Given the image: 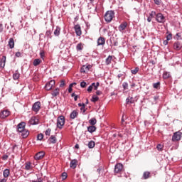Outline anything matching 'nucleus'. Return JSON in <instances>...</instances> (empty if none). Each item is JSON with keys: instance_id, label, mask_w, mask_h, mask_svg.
<instances>
[{"instance_id": "f257e3e1", "label": "nucleus", "mask_w": 182, "mask_h": 182, "mask_svg": "<svg viewBox=\"0 0 182 182\" xmlns=\"http://www.w3.org/2000/svg\"><path fill=\"white\" fill-rule=\"evenodd\" d=\"M114 18V11H107L105 14V19L107 22H112Z\"/></svg>"}, {"instance_id": "f03ea898", "label": "nucleus", "mask_w": 182, "mask_h": 182, "mask_svg": "<svg viewBox=\"0 0 182 182\" xmlns=\"http://www.w3.org/2000/svg\"><path fill=\"white\" fill-rule=\"evenodd\" d=\"M63 126H65V117L60 116L57 119V127L63 129Z\"/></svg>"}, {"instance_id": "7ed1b4c3", "label": "nucleus", "mask_w": 182, "mask_h": 182, "mask_svg": "<svg viewBox=\"0 0 182 182\" xmlns=\"http://www.w3.org/2000/svg\"><path fill=\"white\" fill-rule=\"evenodd\" d=\"M156 21L159 22V23H164L166 22V17L161 13H159L156 15Z\"/></svg>"}, {"instance_id": "20e7f679", "label": "nucleus", "mask_w": 182, "mask_h": 182, "mask_svg": "<svg viewBox=\"0 0 182 182\" xmlns=\"http://www.w3.org/2000/svg\"><path fill=\"white\" fill-rule=\"evenodd\" d=\"M182 133L181 132H176L172 136V141H178L181 140Z\"/></svg>"}, {"instance_id": "39448f33", "label": "nucleus", "mask_w": 182, "mask_h": 182, "mask_svg": "<svg viewBox=\"0 0 182 182\" xmlns=\"http://www.w3.org/2000/svg\"><path fill=\"white\" fill-rule=\"evenodd\" d=\"M32 110L35 112V113H38V112L41 110V102H36L32 106Z\"/></svg>"}, {"instance_id": "423d86ee", "label": "nucleus", "mask_w": 182, "mask_h": 182, "mask_svg": "<svg viewBox=\"0 0 182 182\" xmlns=\"http://www.w3.org/2000/svg\"><path fill=\"white\" fill-rule=\"evenodd\" d=\"M55 80H51L46 84L45 89L47 90H51V89L55 87Z\"/></svg>"}, {"instance_id": "0eeeda50", "label": "nucleus", "mask_w": 182, "mask_h": 182, "mask_svg": "<svg viewBox=\"0 0 182 182\" xmlns=\"http://www.w3.org/2000/svg\"><path fill=\"white\" fill-rule=\"evenodd\" d=\"M9 114H11V112L8 109H4L1 112L0 118L1 119H6V117H8V116H9Z\"/></svg>"}, {"instance_id": "6e6552de", "label": "nucleus", "mask_w": 182, "mask_h": 182, "mask_svg": "<svg viewBox=\"0 0 182 182\" xmlns=\"http://www.w3.org/2000/svg\"><path fill=\"white\" fill-rule=\"evenodd\" d=\"M114 173L117 174L119 173H122L123 171V164H117L114 167Z\"/></svg>"}, {"instance_id": "1a4fd4ad", "label": "nucleus", "mask_w": 182, "mask_h": 182, "mask_svg": "<svg viewBox=\"0 0 182 182\" xmlns=\"http://www.w3.org/2000/svg\"><path fill=\"white\" fill-rule=\"evenodd\" d=\"M29 124H31L32 126H35L36 124H39V119L36 117H32L30 120L28 121Z\"/></svg>"}, {"instance_id": "9d476101", "label": "nucleus", "mask_w": 182, "mask_h": 182, "mask_svg": "<svg viewBox=\"0 0 182 182\" xmlns=\"http://www.w3.org/2000/svg\"><path fill=\"white\" fill-rule=\"evenodd\" d=\"M90 69H92V65H83L80 69V72L81 73H87V72L90 70Z\"/></svg>"}, {"instance_id": "9b49d317", "label": "nucleus", "mask_w": 182, "mask_h": 182, "mask_svg": "<svg viewBox=\"0 0 182 182\" xmlns=\"http://www.w3.org/2000/svg\"><path fill=\"white\" fill-rule=\"evenodd\" d=\"M75 32L77 36H80L82 35V29L80 28V25L77 24L74 26Z\"/></svg>"}, {"instance_id": "f8f14e48", "label": "nucleus", "mask_w": 182, "mask_h": 182, "mask_svg": "<svg viewBox=\"0 0 182 182\" xmlns=\"http://www.w3.org/2000/svg\"><path fill=\"white\" fill-rule=\"evenodd\" d=\"M182 44L180 41H176L173 43V49L175 50H181Z\"/></svg>"}, {"instance_id": "ddd939ff", "label": "nucleus", "mask_w": 182, "mask_h": 182, "mask_svg": "<svg viewBox=\"0 0 182 182\" xmlns=\"http://www.w3.org/2000/svg\"><path fill=\"white\" fill-rule=\"evenodd\" d=\"M44 156H45V152L44 151H40V152L37 153L35 155V159L36 160H41V159H43Z\"/></svg>"}, {"instance_id": "4468645a", "label": "nucleus", "mask_w": 182, "mask_h": 182, "mask_svg": "<svg viewBox=\"0 0 182 182\" xmlns=\"http://www.w3.org/2000/svg\"><path fill=\"white\" fill-rule=\"evenodd\" d=\"M106 43V40L104 37H100L97 39V46H103Z\"/></svg>"}, {"instance_id": "2eb2a0df", "label": "nucleus", "mask_w": 182, "mask_h": 182, "mask_svg": "<svg viewBox=\"0 0 182 182\" xmlns=\"http://www.w3.org/2000/svg\"><path fill=\"white\" fill-rule=\"evenodd\" d=\"M25 126H26V124L25 122H21L18 124L17 126V130L18 132H23V130H25Z\"/></svg>"}, {"instance_id": "dca6fc26", "label": "nucleus", "mask_w": 182, "mask_h": 182, "mask_svg": "<svg viewBox=\"0 0 182 182\" xmlns=\"http://www.w3.org/2000/svg\"><path fill=\"white\" fill-rule=\"evenodd\" d=\"M19 133H21V136L23 139H26L29 136V131L26 129H23V131H20Z\"/></svg>"}, {"instance_id": "f3484780", "label": "nucleus", "mask_w": 182, "mask_h": 182, "mask_svg": "<svg viewBox=\"0 0 182 182\" xmlns=\"http://www.w3.org/2000/svg\"><path fill=\"white\" fill-rule=\"evenodd\" d=\"M126 28H127V22H124L119 25V26L118 27V29L119 32H123V31H124Z\"/></svg>"}, {"instance_id": "a211bd4d", "label": "nucleus", "mask_w": 182, "mask_h": 182, "mask_svg": "<svg viewBox=\"0 0 182 182\" xmlns=\"http://www.w3.org/2000/svg\"><path fill=\"white\" fill-rule=\"evenodd\" d=\"M60 92V90L59 89V87L55 88L52 92H51V95L52 99H53V97H56V96L59 95V93Z\"/></svg>"}, {"instance_id": "6ab92c4d", "label": "nucleus", "mask_w": 182, "mask_h": 182, "mask_svg": "<svg viewBox=\"0 0 182 182\" xmlns=\"http://www.w3.org/2000/svg\"><path fill=\"white\" fill-rule=\"evenodd\" d=\"M77 166V160L73 159L70 163V167L71 168H76Z\"/></svg>"}, {"instance_id": "aec40b11", "label": "nucleus", "mask_w": 182, "mask_h": 182, "mask_svg": "<svg viewBox=\"0 0 182 182\" xmlns=\"http://www.w3.org/2000/svg\"><path fill=\"white\" fill-rule=\"evenodd\" d=\"M6 63V56L3 55L0 60V66L1 68H5V64Z\"/></svg>"}, {"instance_id": "412c9836", "label": "nucleus", "mask_w": 182, "mask_h": 182, "mask_svg": "<svg viewBox=\"0 0 182 182\" xmlns=\"http://www.w3.org/2000/svg\"><path fill=\"white\" fill-rule=\"evenodd\" d=\"M79 114V112H77V110H76V109H75V110H73L71 113H70V119H76V117H77V115Z\"/></svg>"}, {"instance_id": "4be33fe9", "label": "nucleus", "mask_w": 182, "mask_h": 182, "mask_svg": "<svg viewBox=\"0 0 182 182\" xmlns=\"http://www.w3.org/2000/svg\"><path fill=\"white\" fill-rule=\"evenodd\" d=\"M8 45L10 49H14L15 48V41H14V38H11L9 39Z\"/></svg>"}, {"instance_id": "5701e85b", "label": "nucleus", "mask_w": 182, "mask_h": 182, "mask_svg": "<svg viewBox=\"0 0 182 182\" xmlns=\"http://www.w3.org/2000/svg\"><path fill=\"white\" fill-rule=\"evenodd\" d=\"M9 174H11V171H9V169H4V171H3V176L4 178H8V177H9Z\"/></svg>"}, {"instance_id": "b1692460", "label": "nucleus", "mask_w": 182, "mask_h": 182, "mask_svg": "<svg viewBox=\"0 0 182 182\" xmlns=\"http://www.w3.org/2000/svg\"><path fill=\"white\" fill-rule=\"evenodd\" d=\"M169 77H171V73L168 71H164L163 73V79H169Z\"/></svg>"}, {"instance_id": "393cba45", "label": "nucleus", "mask_w": 182, "mask_h": 182, "mask_svg": "<svg viewBox=\"0 0 182 182\" xmlns=\"http://www.w3.org/2000/svg\"><path fill=\"white\" fill-rule=\"evenodd\" d=\"M60 31H61V28H60V27H59V26H56L55 27V29L54 30V35L55 36H59L60 35Z\"/></svg>"}, {"instance_id": "a878e982", "label": "nucleus", "mask_w": 182, "mask_h": 182, "mask_svg": "<svg viewBox=\"0 0 182 182\" xmlns=\"http://www.w3.org/2000/svg\"><path fill=\"white\" fill-rule=\"evenodd\" d=\"M21 76V74H19V71L16 70L15 73L13 74V79L14 80H18Z\"/></svg>"}, {"instance_id": "bb28decb", "label": "nucleus", "mask_w": 182, "mask_h": 182, "mask_svg": "<svg viewBox=\"0 0 182 182\" xmlns=\"http://www.w3.org/2000/svg\"><path fill=\"white\" fill-rule=\"evenodd\" d=\"M87 131L89 132V133H94V132H96V127H95V125L88 127Z\"/></svg>"}, {"instance_id": "cd10ccee", "label": "nucleus", "mask_w": 182, "mask_h": 182, "mask_svg": "<svg viewBox=\"0 0 182 182\" xmlns=\"http://www.w3.org/2000/svg\"><path fill=\"white\" fill-rule=\"evenodd\" d=\"M41 63H42V60L37 58L33 60V66H38Z\"/></svg>"}, {"instance_id": "c85d7f7f", "label": "nucleus", "mask_w": 182, "mask_h": 182, "mask_svg": "<svg viewBox=\"0 0 182 182\" xmlns=\"http://www.w3.org/2000/svg\"><path fill=\"white\" fill-rule=\"evenodd\" d=\"M143 178L144 180H147V178H150V172L149 171L144 172Z\"/></svg>"}, {"instance_id": "c756f323", "label": "nucleus", "mask_w": 182, "mask_h": 182, "mask_svg": "<svg viewBox=\"0 0 182 182\" xmlns=\"http://www.w3.org/2000/svg\"><path fill=\"white\" fill-rule=\"evenodd\" d=\"M112 59H113V57L109 55L105 60L106 65H110V63H112Z\"/></svg>"}, {"instance_id": "7c9ffc66", "label": "nucleus", "mask_w": 182, "mask_h": 182, "mask_svg": "<svg viewBox=\"0 0 182 182\" xmlns=\"http://www.w3.org/2000/svg\"><path fill=\"white\" fill-rule=\"evenodd\" d=\"M32 168V164L31 162H26L25 166V170H31Z\"/></svg>"}, {"instance_id": "2f4dec72", "label": "nucleus", "mask_w": 182, "mask_h": 182, "mask_svg": "<svg viewBox=\"0 0 182 182\" xmlns=\"http://www.w3.org/2000/svg\"><path fill=\"white\" fill-rule=\"evenodd\" d=\"M89 123L91 124V126H95V124L97 123V121L96 120V118H92L89 120Z\"/></svg>"}, {"instance_id": "473e14b6", "label": "nucleus", "mask_w": 182, "mask_h": 182, "mask_svg": "<svg viewBox=\"0 0 182 182\" xmlns=\"http://www.w3.org/2000/svg\"><path fill=\"white\" fill-rule=\"evenodd\" d=\"M92 88L94 89V90H97V87H99V86H100V83L99 82H97L96 83L92 82Z\"/></svg>"}, {"instance_id": "72a5a7b5", "label": "nucleus", "mask_w": 182, "mask_h": 182, "mask_svg": "<svg viewBox=\"0 0 182 182\" xmlns=\"http://www.w3.org/2000/svg\"><path fill=\"white\" fill-rule=\"evenodd\" d=\"M49 141L50 143H52L53 144H55V143H56V137L53 135H52L50 138H49Z\"/></svg>"}, {"instance_id": "f704fd0d", "label": "nucleus", "mask_w": 182, "mask_h": 182, "mask_svg": "<svg viewBox=\"0 0 182 182\" xmlns=\"http://www.w3.org/2000/svg\"><path fill=\"white\" fill-rule=\"evenodd\" d=\"M96 146V144L95 143V141H90L88 143V148L89 149H93Z\"/></svg>"}, {"instance_id": "c9c22d12", "label": "nucleus", "mask_w": 182, "mask_h": 182, "mask_svg": "<svg viewBox=\"0 0 182 182\" xmlns=\"http://www.w3.org/2000/svg\"><path fill=\"white\" fill-rule=\"evenodd\" d=\"M98 100H99V97H97V95H92L91 98V102H92V103H96V102H97Z\"/></svg>"}, {"instance_id": "e433bc0d", "label": "nucleus", "mask_w": 182, "mask_h": 182, "mask_svg": "<svg viewBox=\"0 0 182 182\" xmlns=\"http://www.w3.org/2000/svg\"><path fill=\"white\" fill-rule=\"evenodd\" d=\"M76 49H77V50H83V43H78L77 45V46H76Z\"/></svg>"}, {"instance_id": "4c0bfd02", "label": "nucleus", "mask_w": 182, "mask_h": 182, "mask_svg": "<svg viewBox=\"0 0 182 182\" xmlns=\"http://www.w3.org/2000/svg\"><path fill=\"white\" fill-rule=\"evenodd\" d=\"M160 82H157L153 84L154 89H159L160 88Z\"/></svg>"}, {"instance_id": "58836bf2", "label": "nucleus", "mask_w": 182, "mask_h": 182, "mask_svg": "<svg viewBox=\"0 0 182 182\" xmlns=\"http://www.w3.org/2000/svg\"><path fill=\"white\" fill-rule=\"evenodd\" d=\"M126 102L127 103H130V104L134 103V100H133V97H129L128 98H127Z\"/></svg>"}, {"instance_id": "ea45409f", "label": "nucleus", "mask_w": 182, "mask_h": 182, "mask_svg": "<svg viewBox=\"0 0 182 182\" xmlns=\"http://www.w3.org/2000/svg\"><path fill=\"white\" fill-rule=\"evenodd\" d=\"M52 35V31H50V30H48L46 32V36H47V38H50V39H52V36H50Z\"/></svg>"}, {"instance_id": "a19ab883", "label": "nucleus", "mask_w": 182, "mask_h": 182, "mask_svg": "<svg viewBox=\"0 0 182 182\" xmlns=\"http://www.w3.org/2000/svg\"><path fill=\"white\" fill-rule=\"evenodd\" d=\"M139 72V68L136 67L134 70H131V73L132 75H137V73Z\"/></svg>"}, {"instance_id": "79ce46f5", "label": "nucleus", "mask_w": 182, "mask_h": 182, "mask_svg": "<svg viewBox=\"0 0 182 182\" xmlns=\"http://www.w3.org/2000/svg\"><path fill=\"white\" fill-rule=\"evenodd\" d=\"M122 87L124 90H127V89H129V84L126 82H123Z\"/></svg>"}, {"instance_id": "37998d69", "label": "nucleus", "mask_w": 182, "mask_h": 182, "mask_svg": "<svg viewBox=\"0 0 182 182\" xmlns=\"http://www.w3.org/2000/svg\"><path fill=\"white\" fill-rule=\"evenodd\" d=\"M68 178V173L66 172H63L62 173V179L63 180H66Z\"/></svg>"}, {"instance_id": "c03bdc74", "label": "nucleus", "mask_w": 182, "mask_h": 182, "mask_svg": "<svg viewBox=\"0 0 182 182\" xmlns=\"http://www.w3.org/2000/svg\"><path fill=\"white\" fill-rule=\"evenodd\" d=\"M50 132H52V129L48 128L45 132L46 136H50Z\"/></svg>"}, {"instance_id": "a18cd8bd", "label": "nucleus", "mask_w": 182, "mask_h": 182, "mask_svg": "<svg viewBox=\"0 0 182 182\" xmlns=\"http://www.w3.org/2000/svg\"><path fill=\"white\" fill-rule=\"evenodd\" d=\"M37 139H38V140H43V134H39L37 136Z\"/></svg>"}, {"instance_id": "49530a36", "label": "nucleus", "mask_w": 182, "mask_h": 182, "mask_svg": "<svg viewBox=\"0 0 182 182\" xmlns=\"http://www.w3.org/2000/svg\"><path fill=\"white\" fill-rule=\"evenodd\" d=\"M156 16V11H153L149 14V17L154 18Z\"/></svg>"}, {"instance_id": "de8ad7c7", "label": "nucleus", "mask_w": 182, "mask_h": 182, "mask_svg": "<svg viewBox=\"0 0 182 182\" xmlns=\"http://www.w3.org/2000/svg\"><path fill=\"white\" fill-rule=\"evenodd\" d=\"M87 92H89V93H90V92H92V90H93V85H92V84H91L89 87H88V88H87Z\"/></svg>"}, {"instance_id": "09e8293b", "label": "nucleus", "mask_w": 182, "mask_h": 182, "mask_svg": "<svg viewBox=\"0 0 182 182\" xmlns=\"http://www.w3.org/2000/svg\"><path fill=\"white\" fill-rule=\"evenodd\" d=\"M171 39H173V36L171 35V33H169V34L166 36V40H167V41H171Z\"/></svg>"}, {"instance_id": "8fccbe9b", "label": "nucleus", "mask_w": 182, "mask_h": 182, "mask_svg": "<svg viewBox=\"0 0 182 182\" xmlns=\"http://www.w3.org/2000/svg\"><path fill=\"white\" fill-rule=\"evenodd\" d=\"M156 5H160L161 4V0H154Z\"/></svg>"}, {"instance_id": "3c124183", "label": "nucleus", "mask_w": 182, "mask_h": 182, "mask_svg": "<svg viewBox=\"0 0 182 182\" xmlns=\"http://www.w3.org/2000/svg\"><path fill=\"white\" fill-rule=\"evenodd\" d=\"M86 82H85V81H82V82H80V87H86Z\"/></svg>"}, {"instance_id": "603ef678", "label": "nucleus", "mask_w": 182, "mask_h": 182, "mask_svg": "<svg viewBox=\"0 0 182 182\" xmlns=\"http://www.w3.org/2000/svg\"><path fill=\"white\" fill-rule=\"evenodd\" d=\"M40 57L41 58V59H43V58H45V51H41L40 53Z\"/></svg>"}, {"instance_id": "864d4df0", "label": "nucleus", "mask_w": 182, "mask_h": 182, "mask_svg": "<svg viewBox=\"0 0 182 182\" xmlns=\"http://www.w3.org/2000/svg\"><path fill=\"white\" fill-rule=\"evenodd\" d=\"M157 150L161 151L163 148H161V144H159L156 146Z\"/></svg>"}, {"instance_id": "5fc2aeb1", "label": "nucleus", "mask_w": 182, "mask_h": 182, "mask_svg": "<svg viewBox=\"0 0 182 182\" xmlns=\"http://www.w3.org/2000/svg\"><path fill=\"white\" fill-rule=\"evenodd\" d=\"M15 55H16V58H21L22 54L21 53V52L18 51L16 53Z\"/></svg>"}, {"instance_id": "6e6d98bb", "label": "nucleus", "mask_w": 182, "mask_h": 182, "mask_svg": "<svg viewBox=\"0 0 182 182\" xmlns=\"http://www.w3.org/2000/svg\"><path fill=\"white\" fill-rule=\"evenodd\" d=\"M43 179H42V178H38V181H31V182H43Z\"/></svg>"}, {"instance_id": "4d7b16f0", "label": "nucleus", "mask_w": 182, "mask_h": 182, "mask_svg": "<svg viewBox=\"0 0 182 182\" xmlns=\"http://www.w3.org/2000/svg\"><path fill=\"white\" fill-rule=\"evenodd\" d=\"M63 86H65V81L62 80L60 84V87H63Z\"/></svg>"}, {"instance_id": "13d9d810", "label": "nucleus", "mask_w": 182, "mask_h": 182, "mask_svg": "<svg viewBox=\"0 0 182 182\" xmlns=\"http://www.w3.org/2000/svg\"><path fill=\"white\" fill-rule=\"evenodd\" d=\"M100 95H102V91H100V90H97V91H96V95H97V96H100Z\"/></svg>"}, {"instance_id": "bf43d9fd", "label": "nucleus", "mask_w": 182, "mask_h": 182, "mask_svg": "<svg viewBox=\"0 0 182 182\" xmlns=\"http://www.w3.org/2000/svg\"><path fill=\"white\" fill-rule=\"evenodd\" d=\"M2 160H8V155H3Z\"/></svg>"}, {"instance_id": "052dcab7", "label": "nucleus", "mask_w": 182, "mask_h": 182, "mask_svg": "<svg viewBox=\"0 0 182 182\" xmlns=\"http://www.w3.org/2000/svg\"><path fill=\"white\" fill-rule=\"evenodd\" d=\"M80 111H81V112L82 111L83 113H85V112H86V110L85 109V105H82V107H81Z\"/></svg>"}, {"instance_id": "680f3d73", "label": "nucleus", "mask_w": 182, "mask_h": 182, "mask_svg": "<svg viewBox=\"0 0 182 182\" xmlns=\"http://www.w3.org/2000/svg\"><path fill=\"white\" fill-rule=\"evenodd\" d=\"M4 31V26L0 23V32H2Z\"/></svg>"}, {"instance_id": "e2e57ef3", "label": "nucleus", "mask_w": 182, "mask_h": 182, "mask_svg": "<svg viewBox=\"0 0 182 182\" xmlns=\"http://www.w3.org/2000/svg\"><path fill=\"white\" fill-rule=\"evenodd\" d=\"M164 45H168V40H165L164 41Z\"/></svg>"}, {"instance_id": "0e129e2a", "label": "nucleus", "mask_w": 182, "mask_h": 182, "mask_svg": "<svg viewBox=\"0 0 182 182\" xmlns=\"http://www.w3.org/2000/svg\"><path fill=\"white\" fill-rule=\"evenodd\" d=\"M151 19H153V18L152 17H148V18H147V21L148 22H151Z\"/></svg>"}, {"instance_id": "69168bd1", "label": "nucleus", "mask_w": 182, "mask_h": 182, "mask_svg": "<svg viewBox=\"0 0 182 182\" xmlns=\"http://www.w3.org/2000/svg\"><path fill=\"white\" fill-rule=\"evenodd\" d=\"M85 105V103H78L79 107H82Z\"/></svg>"}, {"instance_id": "338daca9", "label": "nucleus", "mask_w": 182, "mask_h": 182, "mask_svg": "<svg viewBox=\"0 0 182 182\" xmlns=\"http://www.w3.org/2000/svg\"><path fill=\"white\" fill-rule=\"evenodd\" d=\"M122 123H124V114H123L122 117Z\"/></svg>"}, {"instance_id": "774afa93", "label": "nucleus", "mask_w": 182, "mask_h": 182, "mask_svg": "<svg viewBox=\"0 0 182 182\" xmlns=\"http://www.w3.org/2000/svg\"><path fill=\"white\" fill-rule=\"evenodd\" d=\"M6 181H7L6 178H3L0 181V182H6Z\"/></svg>"}]
</instances>
